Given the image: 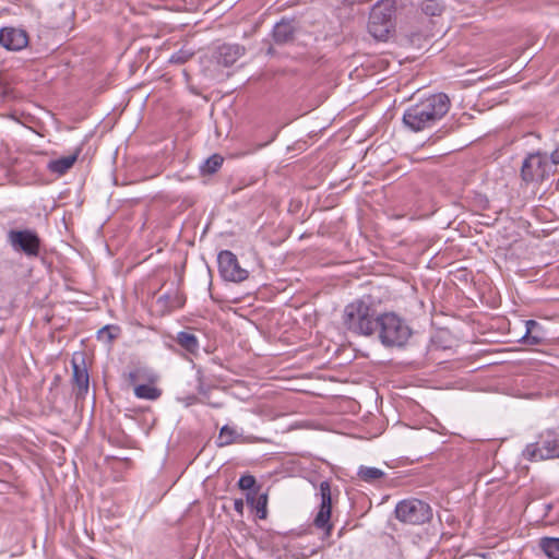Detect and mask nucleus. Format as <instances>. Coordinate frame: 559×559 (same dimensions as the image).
Listing matches in <instances>:
<instances>
[{
    "label": "nucleus",
    "instance_id": "obj_11",
    "mask_svg": "<svg viewBox=\"0 0 559 559\" xmlns=\"http://www.w3.org/2000/svg\"><path fill=\"white\" fill-rule=\"evenodd\" d=\"M72 365V382L75 389L76 399H85L90 388V376L86 368L85 359L83 356L73 357L71 360Z\"/></svg>",
    "mask_w": 559,
    "mask_h": 559
},
{
    "label": "nucleus",
    "instance_id": "obj_10",
    "mask_svg": "<svg viewBox=\"0 0 559 559\" xmlns=\"http://www.w3.org/2000/svg\"><path fill=\"white\" fill-rule=\"evenodd\" d=\"M217 262L219 273L226 281L242 282L249 276V272L240 266L237 257L229 250L221 251Z\"/></svg>",
    "mask_w": 559,
    "mask_h": 559
},
{
    "label": "nucleus",
    "instance_id": "obj_19",
    "mask_svg": "<svg viewBox=\"0 0 559 559\" xmlns=\"http://www.w3.org/2000/svg\"><path fill=\"white\" fill-rule=\"evenodd\" d=\"M78 156L79 152L69 156H63L58 159L50 160L47 167L51 173L64 175L70 168H72L78 159Z\"/></svg>",
    "mask_w": 559,
    "mask_h": 559
},
{
    "label": "nucleus",
    "instance_id": "obj_27",
    "mask_svg": "<svg viewBox=\"0 0 559 559\" xmlns=\"http://www.w3.org/2000/svg\"><path fill=\"white\" fill-rule=\"evenodd\" d=\"M255 478L252 475H243L238 480V486L242 490L254 491L253 487L255 486Z\"/></svg>",
    "mask_w": 559,
    "mask_h": 559
},
{
    "label": "nucleus",
    "instance_id": "obj_34",
    "mask_svg": "<svg viewBox=\"0 0 559 559\" xmlns=\"http://www.w3.org/2000/svg\"><path fill=\"white\" fill-rule=\"evenodd\" d=\"M557 186H559V181L557 182Z\"/></svg>",
    "mask_w": 559,
    "mask_h": 559
},
{
    "label": "nucleus",
    "instance_id": "obj_31",
    "mask_svg": "<svg viewBox=\"0 0 559 559\" xmlns=\"http://www.w3.org/2000/svg\"><path fill=\"white\" fill-rule=\"evenodd\" d=\"M234 509L235 511H237L239 514H242L243 512V501L241 499H236L234 501Z\"/></svg>",
    "mask_w": 559,
    "mask_h": 559
},
{
    "label": "nucleus",
    "instance_id": "obj_14",
    "mask_svg": "<svg viewBox=\"0 0 559 559\" xmlns=\"http://www.w3.org/2000/svg\"><path fill=\"white\" fill-rule=\"evenodd\" d=\"M245 47L238 44H224L217 49V62L224 67L233 66L241 56L245 55Z\"/></svg>",
    "mask_w": 559,
    "mask_h": 559
},
{
    "label": "nucleus",
    "instance_id": "obj_23",
    "mask_svg": "<svg viewBox=\"0 0 559 559\" xmlns=\"http://www.w3.org/2000/svg\"><path fill=\"white\" fill-rule=\"evenodd\" d=\"M237 431L235 428L225 425L221 428L218 438H217V445L219 448L229 445L236 441L237 438Z\"/></svg>",
    "mask_w": 559,
    "mask_h": 559
},
{
    "label": "nucleus",
    "instance_id": "obj_3",
    "mask_svg": "<svg viewBox=\"0 0 559 559\" xmlns=\"http://www.w3.org/2000/svg\"><path fill=\"white\" fill-rule=\"evenodd\" d=\"M376 334L385 347H403L413 331L408 323L395 312H383L378 318Z\"/></svg>",
    "mask_w": 559,
    "mask_h": 559
},
{
    "label": "nucleus",
    "instance_id": "obj_24",
    "mask_svg": "<svg viewBox=\"0 0 559 559\" xmlns=\"http://www.w3.org/2000/svg\"><path fill=\"white\" fill-rule=\"evenodd\" d=\"M223 164V157L218 154L210 156L201 166L203 174H214Z\"/></svg>",
    "mask_w": 559,
    "mask_h": 559
},
{
    "label": "nucleus",
    "instance_id": "obj_5",
    "mask_svg": "<svg viewBox=\"0 0 559 559\" xmlns=\"http://www.w3.org/2000/svg\"><path fill=\"white\" fill-rule=\"evenodd\" d=\"M523 456L531 462L559 459V431L556 429L542 431L535 442L525 447Z\"/></svg>",
    "mask_w": 559,
    "mask_h": 559
},
{
    "label": "nucleus",
    "instance_id": "obj_15",
    "mask_svg": "<svg viewBox=\"0 0 559 559\" xmlns=\"http://www.w3.org/2000/svg\"><path fill=\"white\" fill-rule=\"evenodd\" d=\"M525 334L522 337V342L526 345H540L547 340V332L544 326L535 321H525Z\"/></svg>",
    "mask_w": 559,
    "mask_h": 559
},
{
    "label": "nucleus",
    "instance_id": "obj_4",
    "mask_svg": "<svg viewBox=\"0 0 559 559\" xmlns=\"http://www.w3.org/2000/svg\"><path fill=\"white\" fill-rule=\"evenodd\" d=\"M395 13L394 0H380L371 9L368 29L371 36L379 40H385L394 27Z\"/></svg>",
    "mask_w": 559,
    "mask_h": 559
},
{
    "label": "nucleus",
    "instance_id": "obj_16",
    "mask_svg": "<svg viewBox=\"0 0 559 559\" xmlns=\"http://www.w3.org/2000/svg\"><path fill=\"white\" fill-rule=\"evenodd\" d=\"M157 305L162 307L163 310L173 311L175 309L183 307L186 302V298L181 293L175 290L173 293H166L159 296L156 300Z\"/></svg>",
    "mask_w": 559,
    "mask_h": 559
},
{
    "label": "nucleus",
    "instance_id": "obj_7",
    "mask_svg": "<svg viewBox=\"0 0 559 559\" xmlns=\"http://www.w3.org/2000/svg\"><path fill=\"white\" fill-rule=\"evenodd\" d=\"M7 241L15 252L27 258H37L40 254L41 239L34 229H10Z\"/></svg>",
    "mask_w": 559,
    "mask_h": 559
},
{
    "label": "nucleus",
    "instance_id": "obj_28",
    "mask_svg": "<svg viewBox=\"0 0 559 559\" xmlns=\"http://www.w3.org/2000/svg\"><path fill=\"white\" fill-rule=\"evenodd\" d=\"M146 378V370L145 369H142V368H136L134 370H131L128 374H127V379L129 381L130 384H135L139 380H142V379H145Z\"/></svg>",
    "mask_w": 559,
    "mask_h": 559
},
{
    "label": "nucleus",
    "instance_id": "obj_1",
    "mask_svg": "<svg viewBox=\"0 0 559 559\" xmlns=\"http://www.w3.org/2000/svg\"><path fill=\"white\" fill-rule=\"evenodd\" d=\"M451 102L447 94H431L407 107L403 115L404 124L414 132L433 127L450 110Z\"/></svg>",
    "mask_w": 559,
    "mask_h": 559
},
{
    "label": "nucleus",
    "instance_id": "obj_20",
    "mask_svg": "<svg viewBox=\"0 0 559 559\" xmlns=\"http://www.w3.org/2000/svg\"><path fill=\"white\" fill-rule=\"evenodd\" d=\"M539 548L548 559H559V538L543 537L539 539Z\"/></svg>",
    "mask_w": 559,
    "mask_h": 559
},
{
    "label": "nucleus",
    "instance_id": "obj_8",
    "mask_svg": "<svg viewBox=\"0 0 559 559\" xmlns=\"http://www.w3.org/2000/svg\"><path fill=\"white\" fill-rule=\"evenodd\" d=\"M317 496L320 498V504L313 519V525L316 528L321 530L326 537H329L333 531L331 514L334 498V491L329 480H323L320 483L319 492Z\"/></svg>",
    "mask_w": 559,
    "mask_h": 559
},
{
    "label": "nucleus",
    "instance_id": "obj_32",
    "mask_svg": "<svg viewBox=\"0 0 559 559\" xmlns=\"http://www.w3.org/2000/svg\"><path fill=\"white\" fill-rule=\"evenodd\" d=\"M211 405H212L213 407H216V408H218V407H221V406H222L219 403H212Z\"/></svg>",
    "mask_w": 559,
    "mask_h": 559
},
{
    "label": "nucleus",
    "instance_id": "obj_12",
    "mask_svg": "<svg viewBox=\"0 0 559 559\" xmlns=\"http://www.w3.org/2000/svg\"><path fill=\"white\" fill-rule=\"evenodd\" d=\"M28 44V36L24 29L3 27L0 29V45L8 50L17 51Z\"/></svg>",
    "mask_w": 559,
    "mask_h": 559
},
{
    "label": "nucleus",
    "instance_id": "obj_25",
    "mask_svg": "<svg viewBox=\"0 0 559 559\" xmlns=\"http://www.w3.org/2000/svg\"><path fill=\"white\" fill-rule=\"evenodd\" d=\"M421 10L426 15L437 16L442 13V5L435 0H426L421 4Z\"/></svg>",
    "mask_w": 559,
    "mask_h": 559
},
{
    "label": "nucleus",
    "instance_id": "obj_22",
    "mask_svg": "<svg viewBox=\"0 0 559 559\" xmlns=\"http://www.w3.org/2000/svg\"><path fill=\"white\" fill-rule=\"evenodd\" d=\"M357 475L359 478L367 483H374L384 477L385 473L377 467L360 466Z\"/></svg>",
    "mask_w": 559,
    "mask_h": 559
},
{
    "label": "nucleus",
    "instance_id": "obj_18",
    "mask_svg": "<svg viewBox=\"0 0 559 559\" xmlns=\"http://www.w3.org/2000/svg\"><path fill=\"white\" fill-rule=\"evenodd\" d=\"M247 503L257 510L258 516L261 520L267 516V493H260L258 491H248Z\"/></svg>",
    "mask_w": 559,
    "mask_h": 559
},
{
    "label": "nucleus",
    "instance_id": "obj_13",
    "mask_svg": "<svg viewBox=\"0 0 559 559\" xmlns=\"http://www.w3.org/2000/svg\"><path fill=\"white\" fill-rule=\"evenodd\" d=\"M297 31V22L294 19L283 17L274 25L272 37L275 44L286 45L294 41Z\"/></svg>",
    "mask_w": 559,
    "mask_h": 559
},
{
    "label": "nucleus",
    "instance_id": "obj_17",
    "mask_svg": "<svg viewBox=\"0 0 559 559\" xmlns=\"http://www.w3.org/2000/svg\"><path fill=\"white\" fill-rule=\"evenodd\" d=\"M175 341L189 354L197 355L200 349V343L197 335L188 330L177 333Z\"/></svg>",
    "mask_w": 559,
    "mask_h": 559
},
{
    "label": "nucleus",
    "instance_id": "obj_21",
    "mask_svg": "<svg viewBox=\"0 0 559 559\" xmlns=\"http://www.w3.org/2000/svg\"><path fill=\"white\" fill-rule=\"evenodd\" d=\"M134 395L138 399L155 401L162 395V390L151 384L134 385Z\"/></svg>",
    "mask_w": 559,
    "mask_h": 559
},
{
    "label": "nucleus",
    "instance_id": "obj_26",
    "mask_svg": "<svg viewBox=\"0 0 559 559\" xmlns=\"http://www.w3.org/2000/svg\"><path fill=\"white\" fill-rule=\"evenodd\" d=\"M193 55V51L182 48L170 56L169 62L174 64H183L190 60Z\"/></svg>",
    "mask_w": 559,
    "mask_h": 559
},
{
    "label": "nucleus",
    "instance_id": "obj_30",
    "mask_svg": "<svg viewBox=\"0 0 559 559\" xmlns=\"http://www.w3.org/2000/svg\"><path fill=\"white\" fill-rule=\"evenodd\" d=\"M550 160H551V164H554V165L559 164V145L557 146V148L555 151L551 152Z\"/></svg>",
    "mask_w": 559,
    "mask_h": 559
},
{
    "label": "nucleus",
    "instance_id": "obj_6",
    "mask_svg": "<svg viewBox=\"0 0 559 559\" xmlns=\"http://www.w3.org/2000/svg\"><path fill=\"white\" fill-rule=\"evenodd\" d=\"M394 512L399 521L411 525L425 524L432 518L431 507L419 499L400 501L396 504Z\"/></svg>",
    "mask_w": 559,
    "mask_h": 559
},
{
    "label": "nucleus",
    "instance_id": "obj_33",
    "mask_svg": "<svg viewBox=\"0 0 559 559\" xmlns=\"http://www.w3.org/2000/svg\"><path fill=\"white\" fill-rule=\"evenodd\" d=\"M334 491H335V495H336V496H338V493H340V492H338V489H336V488H335V490H334Z\"/></svg>",
    "mask_w": 559,
    "mask_h": 559
},
{
    "label": "nucleus",
    "instance_id": "obj_2",
    "mask_svg": "<svg viewBox=\"0 0 559 559\" xmlns=\"http://www.w3.org/2000/svg\"><path fill=\"white\" fill-rule=\"evenodd\" d=\"M380 314L370 297L361 298L344 308L343 323L354 334L372 336L376 334Z\"/></svg>",
    "mask_w": 559,
    "mask_h": 559
},
{
    "label": "nucleus",
    "instance_id": "obj_29",
    "mask_svg": "<svg viewBox=\"0 0 559 559\" xmlns=\"http://www.w3.org/2000/svg\"><path fill=\"white\" fill-rule=\"evenodd\" d=\"M114 330H116V328L111 325L102 328L97 332L98 340H106L107 342H111L116 337V334L112 333Z\"/></svg>",
    "mask_w": 559,
    "mask_h": 559
},
{
    "label": "nucleus",
    "instance_id": "obj_9",
    "mask_svg": "<svg viewBox=\"0 0 559 559\" xmlns=\"http://www.w3.org/2000/svg\"><path fill=\"white\" fill-rule=\"evenodd\" d=\"M550 167L546 154H530L522 164L521 178L526 183L540 182L549 176Z\"/></svg>",
    "mask_w": 559,
    "mask_h": 559
}]
</instances>
